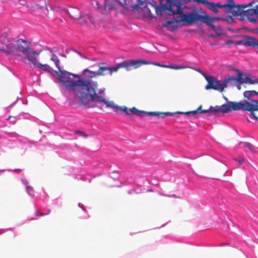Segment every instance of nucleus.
I'll return each mask as SVG.
<instances>
[{"instance_id": "f257e3e1", "label": "nucleus", "mask_w": 258, "mask_h": 258, "mask_svg": "<svg viewBox=\"0 0 258 258\" xmlns=\"http://www.w3.org/2000/svg\"><path fill=\"white\" fill-rule=\"evenodd\" d=\"M104 62L98 63V71H91L88 69H84L82 72V79L76 82H66L64 85L68 87H76L75 89V97L79 103L85 106L90 107L91 102H97L105 105L106 107L119 109L125 113L126 115H130L131 113L142 117L144 115H149L160 117V112H148L138 110L135 107L128 108L124 106H118L112 101H107L104 95L105 88H99V83L95 80L99 76H104L106 71H100V68H107L104 66Z\"/></svg>"}, {"instance_id": "f03ea898", "label": "nucleus", "mask_w": 258, "mask_h": 258, "mask_svg": "<svg viewBox=\"0 0 258 258\" xmlns=\"http://www.w3.org/2000/svg\"><path fill=\"white\" fill-rule=\"evenodd\" d=\"M27 41L22 39H15L9 38L4 36L0 37V50L6 52L7 54L17 56L22 61L27 59L33 65L42 69L49 74H51L52 68L47 63L42 64L38 60V56L40 55L41 59L43 62H46L48 60H52L57 70H55V73L59 76V81L61 85L64 86L68 90H73L76 87H68L64 85L66 82H76L73 79L75 78L81 79L80 76L69 73L66 71L61 70L59 63L60 60L51 50L49 52L41 53V51H37L33 50L31 48L26 46Z\"/></svg>"}, {"instance_id": "7ed1b4c3", "label": "nucleus", "mask_w": 258, "mask_h": 258, "mask_svg": "<svg viewBox=\"0 0 258 258\" xmlns=\"http://www.w3.org/2000/svg\"><path fill=\"white\" fill-rule=\"evenodd\" d=\"M143 64H153L161 68L174 70H180L186 68V67H183L182 66L161 64L157 62L147 61L142 59H137L135 60L124 61L118 63L115 67H112L110 68H100V71H109L110 75H112L113 72H117L120 69L124 68L127 71H130L132 69H137Z\"/></svg>"}, {"instance_id": "20e7f679", "label": "nucleus", "mask_w": 258, "mask_h": 258, "mask_svg": "<svg viewBox=\"0 0 258 258\" xmlns=\"http://www.w3.org/2000/svg\"><path fill=\"white\" fill-rule=\"evenodd\" d=\"M179 15L176 17L175 21L177 22H183L186 25H191L198 21L207 22V18L205 15H202L195 12H188L183 14L182 11Z\"/></svg>"}, {"instance_id": "39448f33", "label": "nucleus", "mask_w": 258, "mask_h": 258, "mask_svg": "<svg viewBox=\"0 0 258 258\" xmlns=\"http://www.w3.org/2000/svg\"><path fill=\"white\" fill-rule=\"evenodd\" d=\"M104 8L103 11L104 13L109 14L111 11L115 10L118 12L119 11V6L123 9L127 10L128 9V3L126 0H104Z\"/></svg>"}, {"instance_id": "423d86ee", "label": "nucleus", "mask_w": 258, "mask_h": 258, "mask_svg": "<svg viewBox=\"0 0 258 258\" xmlns=\"http://www.w3.org/2000/svg\"><path fill=\"white\" fill-rule=\"evenodd\" d=\"M205 78L208 82V84L205 87L207 90L213 89L223 92L227 87V79L223 80L222 82L213 76H205Z\"/></svg>"}, {"instance_id": "0eeeda50", "label": "nucleus", "mask_w": 258, "mask_h": 258, "mask_svg": "<svg viewBox=\"0 0 258 258\" xmlns=\"http://www.w3.org/2000/svg\"><path fill=\"white\" fill-rule=\"evenodd\" d=\"M249 111L253 118L258 120V100H252L251 102L240 101L239 110Z\"/></svg>"}, {"instance_id": "6e6552de", "label": "nucleus", "mask_w": 258, "mask_h": 258, "mask_svg": "<svg viewBox=\"0 0 258 258\" xmlns=\"http://www.w3.org/2000/svg\"><path fill=\"white\" fill-rule=\"evenodd\" d=\"M240 101L237 102H228L226 104H224L222 106L216 105L214 107L211 106V113L214 114L218 112L227 113L230 111L239 110Z\"/></svg>"}, {"instance_id": "1a4fd4ad", "label": "nucleus", "mask_w": 258, "mask_h": 258, "mask_svg": "<svg viewBox=\"0 0 258 258\" xmlns=\"http://www.w3.org/2000/svg\"><path fill=\"white\" fill-rule=\"evenodd\" d=\"M166 5H167V9L170 11L172 14H178L181 13L182 4L180 0H166Z\"/></svg>"}, {"instance_id": "9d476101", "label": "nucleus", "mask_w": 258, "mask_h": 258, "mask_svg": "<svg viewBox=\"0 0 258 258\" xmlns=\"http://www.w3.org/2000/svg\"><path fill=\"white\" fill-rule=\"evenodd\" d=\"M227 7V10H225V12L231 13L233 16H237L242 12L241 5H236L233 0H227V3L225 4Z\"/></svg>"}, {"instance_id": "9b49d317", "label": "nucleus", "mask_w": 258, "mask_h": 258, "mask_svg": "<svg viewBox=\"0 0 258 258\" xmlns=\"http://www.w3.org/2000/svg\"><path fill=\"white\" fill-rule=\"evenodd\" d=\"M34 11L37 12L39 15L43 16H47L48 14V7L45 1H40L33 7Z\"/></svg>"}, {"instance_id": "f8f14e48", "label": "nucleus", "mask_w": 258, "mask_h": 258, "mask_svg": "<svg viewBox=\"0 0 258 258\" xmlns=\"http://www.w3.org/2000/svg\"><path fill=\"white\" fill-rule=\"evenodd\" d=\"M139 4L142 8L143 15L144 17L150 19L154 17V13H155V9L153 6H151V7L147 6L146 4L139 1Z\"/></svg>"}, {"instance_id": "ddd939ff", "label": "nucleus", "mask_w": 258, "mask_h": 258, "mask_svg": "<svg viewBox=\"0 0 258 258\" xmlns=\"http://www.w3.org/2000/svg\"><path fill=\"white\" fill-rule=\"evenodd\" d=\"M254 3V2H251L249 3L248 5H241L240 8H241V13L240 15H238L237 16H244L247 17V18L249 17H252L254 14L257 15V8L256 7L255 9H248L247 10H245L248 7H251L252 4Z\"/></svg>"}, {"instance_id": "4468645a", "label": "nucleus", "mask_w": 258, "mask_h": 258, "mask_svg": "<svg viewBox=\"0 0 258 258\" xmlns=\"http://www.w3.org/2000/svg\"><path fill=\"white\" fill-rule=\"evenodd\" d=\"M142 3H144L146 5V6L150 7H151V6H153L155 9V14L158 15H161L163 11H165L166 9H167V5L162 4V2H160V7L158 6L157 3L154 1H152L151 2L145 1Z\"/></svg>"}, {"instance_id": "2eb2a0df", "label": "nucleus", "mask_w": 258, "mask_h": 258, "mask_svg": "<svg viewBox=\"0 0 258 258\" xmlns=\"http://www.w3.org/2000/svg\"><path fill=\"white\" fill-rule=\"evenodd\" d=\"M205 17L207 18V22H203L205 23L207 26L210 27L217 35H220L223 33L222 29L219 26H215L213 25V20L214 18L210 17V16L208 15H205Z\"/></svg>"}, {"instance_id": "dca6fc26", "label": "nucleus", "mask_w": 258, "mask_h": 258, "mask_svg": "<svg viewBox=\"0 0 258 258\" xmlns=\"http://www.w3.org/2000/svg\"><path fill=\"white\" fill-rule=\"evenodd\" d=\"M68 12L70 16L73 19L79 20L82 17L81 11L77 8H71Z\"/></svg>"}, {"instance_id": "f3484780", "label": "nucleus", "mask_w": 258, "mask_h": 258, "mask_svg": "<svg viewBox=\"0 0 258 258\" xmlns=\"http://www.w3.org/2000/svg\"><path fill=\"white\" fill-rule=\"evenodd\" d=\"M202 106L200 105L197 110L190 111H187L185 113V115H194L198 113H211V108L210 107L208 109L202 110Z\"/></svg>"}, {"instance_id": "a211bd4d", "label": "nucleus", "mask_w": 258, "mask_h": 258, "mask_svg": "<svg viewBox=\"0 0 258 258\" xmlns=\"http://www.w3.org/2000/svg\"><path fill=\"white\" fill-rule=\"evenodd\" d=\"M245 45L252 47L257 46L258 48V40L252 37H247L245 40Z\"/></svg>"}, {"instance_id": "6ab92c4d", "label": "nucleus", "mask_w": 258, "mask_h": 258, "mask_svg": "<svg viewBox=\"0 0 258 258\" xmlns=\"http://www.w3.org/2000/svg\"><path fill=\"white\" fill-rule=\"evenodd\" d=\"M94 6V8L98 10L99 12L104 15H108V13H104L103 11V8H104V3L103 4V6H102L100 4H99L97 1H94V3L92 4Z\"/></svg>"}, {"instance_id": "aec40b11", "label": "nucleus", "mask_w": 258, "mask_h": 258, "mask_svg": "<svg viewBox=\"0 0 258 258\" xmlns=\"http://www.w3.org/2000/svg\"><path fill=\"white\" fill-rule=\"evenodd\" d=\"M235 70L237 72V78H236L237 82L240 84L245 83L246 82L245 77L243 78L242 72L237 69H235Z\"/></svg>"}, {"instance_id": "412c9836", "label": "nucleus", "mask_w": 258, "mask_h": 258, "mask_svg": "<svg viewBox=\"0 0 258 258\" xmlns=\"http://www.w3.org/2000/svg\"><path fill=\"white\" fill-rule=\"evenodd\" d=\"M253 95H257V92L254 90L252 91H245L243 92V96L244 97L247 99V100L248 101V100H250L251 98V97Z\"/></svg>"}, {"instance_id": "4be33fe9", "label": "nucleus", "mask_w": 258, "mask_h": 258, "mask_svg": "<svg viewBox=\"0 0 258 258\" xmlns=\"http://www.w3.org/2000/svg\"><path fill=\"white\" fill-rule=\"evenodd\" d=\"M186 112L177 111L175 112H160V117L163 118L166 116L173 115L175 114H185Z\"/></svg>"}, {"instance_id": "5701e85b", "label": "nucleus", "mask_w": 258, "mask_h": 258, "mask_svg": "<svg viewBox=\"0 0 258 258\" xmlns=\"http://www.w3.org/2000/svg\"><path fill=\"white\" fill-rule=\"evenodd\" d=\"M240 144L242 145L243 147L248 148L251 152H254L255 151L254 146L249 143L240 142Z\"/></svg>"}, {"instance_id": "b1692460", "label": "nucleus", "mask_w": 258, "mask_h": 258, "mask_svg": "<svg viewBox=\"0 0 258 258\" xmlns=\"http://www.w3.org/2000/svg\"><path fill=\"white\" fill-rule=\"evenodd\" d=\"M206 5H207L208 8L212 11L214 13H218V10L215 3L208 2Z\"/></svg>"}, {"instance_id": "393cba45", "label": "nucleus", "mask_w": 258, "mask_h": 258, "mask_svg": "<svg viewBox=\"0 0 258 258\" xmlns=\"http://www.w3.org/2000/svg\"><path fill=\"white\" fill-rule=\"evenodd\" d=\"M226 79H227V80H228L227 82V84L228 83H230L231 86H233L234 84L237 82L236 78L233 76H229L228 77H225L224 78V80H226Z\"/></svg>"}, {"instance_id": "a878e982", "label": "nucleus", "mask_w": 258, "mask_h": 258, "mask_svg": "<svg viewBox=\"0 0 258 258\" xmlns=\"http://www.w3.org/2000/svg\"><path fill=\"white\" fill-rule=\"evenodd\" d=\"M234 44L236 45H245V40H240V41H233L232 40H229L227 42V44L228 45H231V44Z\"/></svg>"}, {"instance_id": "bb28decb", "label": "nucleus", "mask_w": 258, "mask_h": 258, "mask_svg": "<svg viewBox=\"0 0 258 258\" xmlns=\"http://www.w3.org/2000/svg\"><path fill=\"white\" fill-rule=\"evenodd\" d=\"M245 84L246 83H249L250 84H253L254 83H256V79L255 80H252L250 78H248V77H245Z\"/></svg>"}, {"instance_id": "cd10ccee", "label": "nucleus", "mask_w": 258, "mask_h": 258, "mask_svg": "<svg viewBox=\"0 0 258 258\" xmlns=\"http://www.w3.org/2000/svg\"><path fill=\"white\" fill-rule=\"evenodd\" d=\"M26 190L28 192V194L31 196H33V188L32 187L30 186H26Z\"/></svg>"}, {"instance_id": "c85d7f7f", "label": "nucleus", "mask_w": 258, "mask_h": 258, "mask_svg": "<svg viewBox=\"0 0 258 258\" xmlns=\"http://www.w3.org/2000/svg\"><path fill=\"white\" fill-rule=\"evenodd\" d=\"M75 133L76 134L79 135H80V136H82V137H83L84 138H87V135L85 133H84V132H81L80 131H79V130L76 131L75 132Z\"/></svg>"}, {"instance_id": "c756f323", "label": "nucleus", "mask_w": 258, "mask_h": 258, "mask_svg": "<svg viewBox=\"0 0 258 258\" xmlns=\"http://www.w3.org/2000/svg\"><path fill=\"white\" fill-rule=\"evenodd\" d=\"M50 210H49L48 211V213H47V214H48L49 213H50ZM35 215H36V216H42L46 215H47V214L43 213H42L41 212H40V211H37L36 212Z\"/></svg>"}, {"instance_id": "7c9ffc66", "label": "nucleus", "mask_w": 258, "mask_h": 258, "mask_svg": "<svg viewBox=\"0 0 258 258\" xmlns=\"http://www.w3.org/2000/svg\"><path fill=\"white\" fill-rule=\"evenodd\" d=\"M215 5L217 8H219L221 9L225 8V10H227V7L225 4L221 5L220 3H218Z\"/></svg>"}, {"instance_id": "2f4dec72", "label": "nucleus", "mask_w": 258, "mask_h": 258, "mask_svg": "<svg viewBox=\"0 0 258 258\" xmlns=\"http://www.w3.org/2000/svg\"><path fill=\"white\" fill-rule=\"evenodd\" d=\"M192 2H196L197 3H202L206 5L208 1L207 0H192Z\"/></svg>"}, {"instance_id": "473e14b6", "label": "nucleus", "mask_w": 258, "mask_h": 258, "mask_svg": "<svg viewBox=\"0 0 258 258\" xmlns=\"http://www.w3.org/2000/svg\"><path fill=\"white\" fill-rule=\"evenodd\" d=\"M233 160L238 163L239 166L241 165L244 162V159L243 158H241L240 160H238L236 159H234Z\"/></svg>"}, {"instance_id": "72a5a7b5", "label": "nucleus", "mask_w": 258, "mask_h": 258, "mask_svg": "<svg viewBox=\"0 0 258 258\" xmlns=\"http://www.w3.org/2000/svg\"><path fill=\"white\" fill-rule=\"evenodd\" d=\"M247 19L250 22H252V23H256V19L255 18H252L251 17H248Z\"/></svg>"}, {"instance_id": "f704fd0d", "label": "nucleus", "mask_w": 258, "mask_h": 258, "mask_svg": "<svg viewBox=\"0 0 258 258\" xmlns=\"http://www.w3.org/2000/svg\"><path fill=\"white\" fill-rule=\"evenodd\" d=\"M211 18H214L213 20V23L215 22V20H221V18H220V17H211L210 16Z\"/></svg>"}, {"instance_id": "c9c22d12", "label": "nucleus", "mask_w": 258, "mask_h": 258, "mask_svg": "<svg viewBox=\"0 0 258 258\" xmlns=\"http://www.w3.org/2000/svg\"><path fill=\"white\" fill-rule=\"evenodd\" d=\"M180 2L181 1L184 2V4H187V3H189L191 2H192V0H180Z\"/></svg>"}, {"instance_id": "e433bc0d", "label": "nucleus", "mask_w": 258, "mask_h": 258, "mask_svg": "<svg viewBox=\"0 0 258 258\" xmlns=\"http://www.w3.org/2000/svg\"><path fill=\"white\" fill-rule=\"evenodd\" d=\"M171 23V22L168 21L167 22V23L165 24L164 26L165 27H167V26H168L169 24H170Z\"/></svg>"}, {"instance_id": "4c0bfd02", "label": "nucleus", "mask_w": 258, "mask_h": 258, "mask_svg": "<svg viewBox=\"0 0 258 258\" xmlns=\"http://www.w3.org/2000/svg\"><path fill=\"white\" fill-rule=\"evenodd\" d=\"M237 88L238 90H240L241 89V86L239 85L237 86Z\"/></svg>"}, {"instance_id": "58836bf2", "label": "nucleus", "mask_w": 258, "mask_h": 258, "mask_svg": "<svg viewBox=\"0 0 258 258\" xmlns=\"http://www.w3.org/2000/svg\"><path fill=\"white\" fill-rule=\"evenodd\" d=\"M252 31L253 32H255V33H257V32H256V29H255V30H253Z\"/></svg>"}, {"instance_id": "ea45409f", "label": "nucleus", "mask_w": 258, "mask_h": 258, "mask_svg": "<svg viewBox=\"0 0 258 258\" xmlns=\"http://www.w3.org/2000/svg\"><path fill=\"white\" fill-rule=\"evenodd\" d=\"M22 169H15V171H22Z\"/></svg>"}, {"instance_id": "a19ab883", "label": "nucleus", "mask_w": 258, "mask_h": 258, "mask_svg": "<svg viewBox=\"0 0 258 258\" xmlns=\"http://www.w3.org/2000/svg\"><path fill=\"white\" fill-rule=\"evenodd\" d=\"M257 8V15L258 16V5L256 6Z\"/></svg>"}, {"instance_id": "79ce46f5", "label": "nucleus", "mask_w": 258, "mask_h": 258, "mask_svg": "<svg viewBox=\"0 0 258 258\" xmlns=\"http://www.w3.org/2000/svg\"><path fill=\"white\" fill-rule=\"evenodd\" d=\"M196 70H197L199 72H201V71L199 69H196Z\"/></svg>"}, {"instance_id": "37998d69", "label": "nucleus", "mask_w": 258, "mask_h": 258, "mask_svg": "<svg viewBox=\"0 0 258 258\" xmlns=\"http://www.w3.org/2000/svg\"><path fill=\"white\" fill-rule=\"evenodd\" d=\"M256 83H257V84H258V79H256Z\"/></svg>"}, {"instance_id": "c03bdc74", "label": "nucleus", "mask_w": 258, "mask_h": 258, "mask_svg": "<svg viewBox=\"0 0 258 258\" xmlns=\"http://www.w3.org/2000/svg\"><path fill=\"white\" fill-rule=\"evenodd\" d=\"M11 117V116H10L7 118V120L9 119Z\"/></svg>"}, {"instance_id": "a18cd8bd", "label": "nucleus", "mask_w": 258, "mask_h": 258, "mask_svg": "<svg viewBox=\"0 0 258 258\" xmlns=\"http://www.w3.org/2000/svg\"><path fill=\"white\" fill-rule=\"evenodd\" d=\"M256 32H258V28L256 29Z\"/></svg>"}, {"instance_id": "49530a36", "label": "nucleus", "mask_w": 258, "mask_h": 258, "mask_svg": "<svg viewBox=\"0 0 258 258\" xmlns=\"http://www.w3.org/2000/svg\"><path fill=\"white\" fill-rule=\"evenodd\" d=\"M258 95V92H257V95Z\"/></svg>"}]
</instances>
